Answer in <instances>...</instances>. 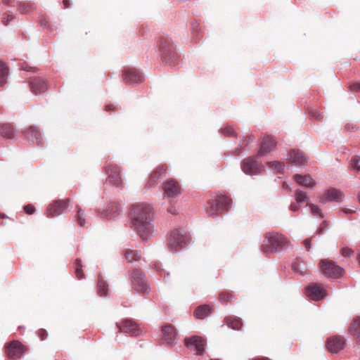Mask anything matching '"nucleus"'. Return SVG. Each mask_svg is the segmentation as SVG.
Masks as SVG:
<instances>
[{
    "label": "nucleus",
    "instance_id": "f257e3e1",
    "mask_svg": "<svg viewBox=\"0 0 360 360\" xmlns=\"http://www.w3.org/2000/svg\"><path fill=\"white\" fill-rule=\"evenodd\" d=\"M132 227L143 241L148 240L154 233L153 210L150 205L139 202L132 205L130 212Z\"/></svg>",
    "mask_w": 360,
    "mask_h": 360
},
{
    "label": "nucleus",
    "instance_id": "f03ea898",
    "mask_svg": "<svg viewBox=\"0 0 360 360\" xmlns=\"http://www.w3.org/2000/svg\"><path fill=\"white\" fill-rule=\"evenodd\" d=\"M288 240L278 232L266 233L261 245V250L268 255L281 252L287 249Z\"/></svg>",
    "mask_w": 360,
    "mask_h": 360
},
{
    "label": "nucleus",
    "instance_id": "7ed1b4c3",
    "mask_svg": "<svg viewBox=\"0 0 360 360\" xmlns=\"http://www.w3.org/2000/svg\"><path fill=\"white\" fill-rule=\"evenodd\" d=\"M192 243L191 234L186 231L176 229L173 230L167 238V245L171 250L180 251L189 246Z\"/></svg>",
    "mask_w": 360,
    "mask_h": 360
},
{
    "label": "nucleus",
    "instance_id": "20e7f679",
    "mask_svg": "<svg viewBox=\"0 0 360 360\" xmlns=\"http://www.w3.org/2000/svg\"><path fill=\"white\" fill-rule=\"evenodd\" d=\"M231 199L226 195H219L217 198L207 202L205 205L207 214L210 217H217L224 211H227L231 206Z\"/></svg>",
    "mask_w": 360,
    "mask_h": 360
},
{
    "label": "nucleus",
    "instance_id": "39448f33",
    "mask_svg": "<svg viewBox=\"0 0 360 360\" xmlns=\"http://www.w3.org/2000/svg\"><path fill=\"white\" fill-rule=\"evenodd\" d=\"M131 284L134 288L139 293L148 294L149 285L144 273L138 269L133 270L130 276Z\"/></svg>",
    "mask_w": 360,
    "mask_h": 360
},
{
    "label": "nucleus",
    "instance_id": "423d86ee",
    "mask_svg": "<svg viewBox=\"0 0 360 360\" xmlns=\"http://www.w3.org/2000/svg\"><path fill=\"white\" fill-rule=\"evenodd\" d=\"M242 171L248 175H257L264 170V167L258 160L257 156L248 157L241 162Z\"/></svg>",
    "mask_w": 360,
    "mask_h": 360
},
{
    "label": "nucleus",
    "instance_id": "0eeeda50",
    "mask_svg": "<svg viewBox=\"0 0 360 360\" xmlns=\"http://www.w3.org/2000/svg\"><path fill=\"white\" fill-rule=\"evenodd\" d=\"M70 200H57L53 201L47 207L46 212L48 217H56L67 212L70 205Z\"/></svg>",
    "mask_w": 360,
    "mask_h": 360
},
{
    "label": "nucleus",
    "instance_id": "6e6552de",
    "mask_svg": "<svg viewBox=\"0 0 360 360\" xmlns=\"http://www.w3.org/2000/svg\"><path fill=\"white\" fill-rule=\"evenodd\" d=\"M185 345L191 351L195 352L197 355H202L205 350L206 341L204 338L193 335L186 338L184 340Z\"/></svg>",
    "mask_w": 360,
    "mask_h": 360
},
{
    "label": "nucleus",
    "instance_id": "1a4fd4ad",
    "mask_svg": "<svg viewBox=\"0 0 360 360\" xmlns=\"http://www.w3.org/2000/svg\"><path fill=\"white\" fill-rule=\"evenodd\" d=\"M323 273L328 277L340 276L343 274L344 269L336 265L334 262L322 259L319 263Z\"/></svg>",
    "mask_w": 360,
    "mask_h": 360
},
{
    "label": "nucleus",
    "instance_id": "9d476101",
    "mask_svg": "<svg viewBox=\"0 0 360 360\" xmlns=\"http://www.w3.org/2000/svg\"><path fill=\"white\" fill-rule=\"evenodd\" d=\"M286 159L292 166L302 167L308 161L309 158L298 149H291L287 153Z\"/></svg>",
    "mask_w": 360,
    "mask_h": 360
},
{
    "label": "nucleus",
    "instance_id": "9b49d317",
    "mask_svg": "<svg viewBox=\"0 0 360 360\" xmlns=\"http://www.w3.org/2000/svg\"><path fill=\"white\" fill-rule=\"evenodd\" d=\"M160 49L162 52V58L165 60H174L176 57L175 49L168 38H162L160 40Z\"/></svg>",
    "mask_w": 360,
    "mask_h": 360
},
{
    "label": "nucleus",
    "instance_id": "f8f14e48",
    "mask_svg": "<svg viewBox=\"0 0 360 360\" xmlns=\"http://www.w3.org/2000/svg\"><path fill=\"white\" fill-rule=\"evenodd\" d=\"M122 80L126 84H138L143 81L141 73L134 68H127L122 71Z\"/></svg>",
    "mask_w": 360,
    "mask_h": 360
},
{
    "label": "nucleus",
    "instance_id": "ddd939ff",
    "mask_svg": "<svg viewBox=\"0 0 360 360\" xmlns=\"http://www.w3.org/2000/svg\"><path fill=\"white\" fill-rule=\"evenodd\" d=\"M164 198H175L180 195L181 189L179 184L174 179H168L162 184Z\"/></svg>",
    "mask_w": 360,
    "mask_h": 360
},
{
    "label": "nucleus",
    "instance_id": "4468645a",
    "mask_svg": "<svg viewBox=\"0 0 360 360\" xmlns=\"http://www.w3.org/2000/svg\"><path fill=\"white\" fill-rule=\"evenodd\" d=\"M7 356L13 360L20 359L24 352L23 345L18 340H13L5 345Z\"/></svg>",
    "mask_w": 360,
    "mask_h": 360
},
{
    "label": "nucleus",
    "instance_id": "2eb2a0df",
    "mask_svg": "<svg viewBox=\"0 0 360 360\" xmlns=\"http://www.w3.org/2000/svg\"><path fill=\"white\" fill-rule=\"evenodd\" d=\"M307 295L314 301L323 300L327 295L321 284L312 283L306 288Z\"/></svg>",
    "mask_w": 360,
    "mask_h": 360
},
{
    "label": "nucleus",
    "instance_id": "dca6fc26",
    "mask_svg": "<svg viewBox=\"0 0 360 360\" xmlns=\"http://www.w3.org/2000/svg\"><path fill=\"white\" fill-rule=\"evenodd\" d=\"M162 341L164 344L174 345L177 342V333L171 324H166L162 327Z\"/></svg>",
    "mask_w": 360,
    "mask_h": 360
},
{
    "label": "nucleus",
    "instance_id": "f3484780",
    "mask_svg": "<svg viewBox=\"0 0 360 360\" xmlns=\"http://www.w3.org/2000/svg\"><path fill=\"white\" fill-rule=\"evenodd\" d=\"M120 210V206L117 202L110 201L105 209L99 211V215L103 219H115L118 217Z\"/></svg>",
    "mask_w": 360,
    "mask_h": 360
},
{
    "label": "nucleus",
    "instance_id": "a211bd4d",
    "mask_svg": "<svg viewBox=\"0 0 360 360\" xmlns=\"http://www.w3.org/2000/svg\"><path fill=\"white\" fill-rule=\"evenodd\" d=\"M106 174H108L109 181L118 187L123 183L120 168L117 165H108L106 167Z\"/></svg>",
    "mask_w": 360,
    "mask_h": 360
},
{
    "label": "nucleus",
    "instance_id": "6ab92c4d",
    "mask_svg": "<svg viewBox=\"0 0 360 360\" xmlns=\"http://www.w3.org/2000/svg\"><path fill=\"white\" fill-rule=\"evenodd\" d=\"M23 134L25 136H31L32 141L36 143L39 146H44L45 141L41 129L37 126H31L27 131H24Z\"/></svg>",
    "mask_w": 360,
    "mask_h": 360
},
{
    "label": "nucleus",
    "instance_id": "aec40b11",
    "mask_svg": "<svg viewBox=\"0 0 360 360\" xmlns=\"http://www.w3.org/2000/svg\"><path fill=\"white\" fill-rule=\"evenodd\" d=\"M120 332L130 333L131 335L137 336L140 333V330L136 323L131 319H125L121 324H117Z\"/></svg>",
    "mask_w": 360,
    "mask_h": 360
},
{
    "label": "nucleus",
    "instance_id": "412c9836",
    "mask_svg": "<svg viewBox=\"0 0 360 360\" xmlns=\"http://www.w3.org/2000/svg\"><path fill=\"white\" fill-rule=\"evenodd\" d=\"M345 344L343 338L333 337L328 339L326 346L330 353L336 354L343 349Z\"/></svg>",
    "mask_w": 360,
    "mask_h": 360
},
{
    "label": "nucleus",
    "instance_id": "4be33fe9",
    "mask_svg": "<svg viewBox=\"0 0 360 360\" xmlns=\"http://www.w3.org/2000/svg\"><path fill=\"white\" fill-rule=\"evenodd\" d=\"M342 193L340 190L334 188L328 189L321 196L320 201L326 203L330 201L338 202L341 200Z\"/></svg>",
    "mask_w": 360,
    "mask_h": 360
},
{
    "label": "nucleus",
    "instance_id": "5701e85b",
    "mask_svg": "<svg viewBox=\"0 0 360 360\" xmlns=\"http://www.w3.org/2000/svg\"><path fill=\"white\" fill-rule=\"evenodd\" d=\"M97 292L101 297H107L110 295L108 284L101 274H98V277Z\"/></svg>",
    "mask_w": 360,
    "mask_h": 360
},
{
    "label": "nucleus",
    "instance_id": "b1692460",
    "mask_svg": "<svg viewBox=\"0 0 360 360\" xmlns=\"http://www.w3.org/2000/svg\"><path fill=\"white\" fill-rule=\"evenodd\" d=\"M15 131L12 124L8 123L0 124V135L8 139H13Z\"/></svg>",
    "mask_w": 360,
    "mask_h": 360
},
{
    "label": "nucleus",
    "instance_id": "393cba45",
    "mask_svg": "<svg viewBox=\"0 0 360 360\" xmlns=\"http://www.w3.org/2000/svg\"><path fill=\"white\" fill-rule=\"evenodd\" d=\"M294 179L297 184L302 186L311 188L315 185V182L309 175L295 174Z\"/></svg>",
    "mask_w": 360,
    "mask_h": 360
},
{
    "label": "nucleus",
    "instance_id": "a878e982",
    "mask_svg": "<svg viewBox=\"0 0 360 360\" xmlns=\"http://www.w3.org/2000/svg\"><path fill=\"white\" fill-rule=\"evenodd\" d=\"M29 83L30 88L33 90L47 89L49 87L46 80L42 77H32L30 79Z\"/></svg>",
    "mask_w": 360,
    "mask_h": 360
},
{
    "label": "nucleus",
    "instance_id": "bb28decb",
    "mask_svg": "<svg viewBox=\"0 0 360 360\" xmlns=\"http://www.w3.org/2000/svg\"><path fill=\"white\" fill-rule=\"evenodd\" d=\"M275 146L276 143L273 139H264L259 151V155H265L269 153L275 147Z\"/></svg>",
    "mask_w": 360,
    "mask_h": 360
},
{
    "label": "nucleus",
    "instance_id": "cd10ccee",
    "mask_svg": "<svg viewBox=\"0 0 360 360\" xmlns=\"http://www.w3.org/2000/svg\"><path fill=\"white\" fill-rule=\"evenodd\" d=\"M123 255L129 262H138L141 259V253L134 249L126 248L123 250Z\"/></svg>",
    "mask_w": 360,
    "mask_h": 360
},
{
    "label": "nucleus",
    "instance_id": "c85d7f7f",
    "mask_svg": "<svg viewBox=\"0 0 360 360\" xmlns=\"http://www.w3.org/2000/svg\"><path fill=\"white\" fill-rule=\"evenodd\" d=\"M349 330L352 335L356 337L358 342L360 343V316H356L353 319Z\"/></svg>",
    "mask_w": 360,
    "mask_h": 360
},
{
    "label": "nucleus",
    "instance_id": "c756f323",
    "mask_svg": "<svg viewBox=\"0 0 360 360\" xmlns=\"http://www.w3.org/2000/svg\"><path fill=\"white\" fill-rule=\"evenodd\" d=\"M210 313L211 307L209 305H200L195 309L194 316L196 319H202L209 316Z\"/></svg>",
    "mask_w": 360,
    "mask_h": 360
},
{
    "label": "nucleus",
    "instance_id": "7c9ffc66",
    "mask_svg": "<svg viewBox=\"0 0 360 360\" xmlns=\"http://www.w3.org/2000/svg\"><path fill=\"white\" fill-rule=\"evenodd\" d=\"M225 322L229 328L233 330H240L243 326L240 319L233 316H229L225 319Z\"/></svg>",
    "mask_w": 360,
    "mask_h": 360
},
{
    "label": "nucleus",
    "instance_id": "2f4dec72",
    "mask_svg": "<svg viewBox=\"0 0 360 360\" xmlns=\"http://www.w3.org/2000/svg\"><path fill=\"white\" fill-rule=\"evenodd\" d=\"M8 68L6 63L0 60V86H3L7 81Z\"/></svg>",
    "mask_w": 360,
    "mask_h": 360
},
{
    "label": "nucleus",
    "instance_id": "473e14b6",
    "mask_svg": "<svg viewBox=\"0 0 360 360\" xmlns=\"http://www.w3.org/2000/svg\"><path fill=\"white\" fill-rule=\"evenodd\" d=\"M292 271L298 275L306 274L305 264L302 262L295 261L292 264Z\"/></svg>",
    "mask_w": 360,
    "mask_h": 360
},
{
    "label": "nucleus",
    "instance_id": "72a5a7b5",
    "mask_svg": "<svg viewBox=\"0 0 360 360\" xmlns=\"http://www.w3.org/2000/svg\"><path fill=\"white\" fill-rule=\"evenodd\" d=\"M18 10L21 13H28L35 8L34 4L30 2H20L18 4Z\"/></svg>",
    "mask_w": 360,
    "mask_h": 360
},
{
    "label": "nucleus",
    "instance_id": "f704fd0d",
    "mask_svg": "<svg viewBox=\"0 0 360 360\" xmlns=\"http://www.w3.org/2000/svg\"><path fill=\"white\" fill-rule=\"evenodd\" d=\"M269 167L274 169L277 173L282 174L284 172L285 164L279 161H272L268 162Z\"/></svg>",
    "mask_w": 360,
    "mask_h": 360
},
{
    "label": "nucleus",
    "instance_id": "c9c22d12",
    "mask_svg": "<svg viewBox=\"0 0 360 360\" xmlns=\"http://www.w3.org/2000/svg\"><path fill=\"white\" fill-rule=\"evenodd\" d=\"M77 214L76 221L79 226H84L86 224V219L84 217V212L79 206H76Z\"/></svg>",
    "mask_w": 360,
    "mask_h": 360
},
{
    "label": "nucleus",
    "instance_id": "e433bc0d",
    "mask_svg": "<svg viewBox=\"0 0 360 360\" xmlns=\"http://www.w3.org/2000/svg\"><path fill=\"white\" fill-rule=\"evenodd\" d=\"M307 206L310 208L311 212L314 217H319V218L323 217L322 211L318 205L313 204V203H308L307 205Z\"/></svg>",
    "mask_w": 360,
    "mask_h": 360
},
{
    "label": "nucleus",
    "instance_id": "4c0bfd02",
    "mask_svg": "<svg viewBox=\"0 0 360 360\" xmlns=\"http://www.w3.org/2000/svg\"><path fill=\"white\" fill-rule=\"evenodd\" d=\"M75 275L78 279H82L84 274L82 270V260L77 258L75 263Z\"/></svg>",
    "mask_w": 360,
    "mask_h": 360
},
{
    "label": "nucleus",
    "instance_id": "58836bf2",
    "mask_svg": "<svg viewBox=\"0 0 360 360\" xmlns=\"http://www.w3.org/2000/svg\"><path fill=\"white\" fill-rule=\"evenodd\" d=\"M349 165L354 171L360 172V156H354L350 160Z\"/></svg>",
    "mask_w": 360,
    "mask_h": 360
},
{
    "label": "nucleus",
    "instance_id": "ea45409f",
    "mask_svg": "<svg viewBox=\"0 0 360 360\" xmlns=\"http://www.w3.org/2000/svg\"><path fill=\"white\" fill-rule=\"evenodd\" d=\"M295 196L297 202H304L308 200L306 193L300 189H297L295 191Z\"/></svg>",
    "mask_w": 360,
    "mask_h": 360
},
{
    "label": "nucleus",
    "instance_id": "a19ab883",
    "mask_svg": "<svg viewBox=\"0 0 360 360\" xmlns=\"http://www.w3.org/2000/svg\"><path fill=\"white\" fill-rule=\"evenodd\" d=\"M219 300L223 304L229 302H231L233 300V295L229 292H221L219 294Z\"/></svg>",
    "mask_w": 360,
    "mask_h": 360
},
{
    "label": "nucleus",
    "instance_id": "79ce46f5",
    "mask_svg": "<svg viewBox=\"0 0 360 360\" xmlns=\"http://www.w3.org/2000/svg\"><path fill=\"white\" fill-rule=\"evenodd\" d=\"M221 132L226 136H234L236 135L233 128L230 125H227L226 127L221 129Z\"/></svg>",
    "mask_w": 360,
    "mask_h": 360
},
{
    "label": "nucleus",
    "instance_id": "37998d69",
    "mask_svg": "<svg viewBox=\"0 0 360 360\" xmlns=\"http://www.w3.org/2000/svg\"><path fill=\"white\" fill-rule=\"evenodd\" d=\"M166 170V168L164 165H162L159 167H158L156 169H155L153 173L150 174L151 176L154 177L157 180L159 179V177L161 176L163 172Z\"/></svg>",
    "mask_w": 360,
    "mask_h": 360
},
{
    "label": "nucleus",
    "instance_id": "c03bdc74",
    "mask_svg": "<svg viewBox=\"0 0 360 360\" xmlns=\"http://www.w3.org/2000/svg\"><path fill=\"white\" fill-rule=\"evenodd\" d=\"M14 19V15L11 13H5L4 14L1 18V22L4 25L6 26L8 25L10 21H12Z\"/></svg>",
    "mask_w": 360,
    "mask_h": 360
},
{
    "label": "nucleus",
    "instance_id": "a18cd8bd",
    "mask_svg": "<svg viewBox=\"0 0 360 360\" xmlns=\"http://www.w3.org/2000/svg\"><path fill=\"white\" fill-rule=\"evenodd\" d=\"M156 184H157V179H155L154 177L150 176V178H149L146 186V188H150L155 186Z\"/></svg>",
    "mask_w": 360,
    "mask_h": 360
},
{
    "label": "nucleus",
    "instance_id": "49530a36",
    "mask_svg": "<svg viewBox=\"0 0 360 360\" xmlns=\"http://www.w3.org/2000/svg\"><path fill=\"white\" fill-rule=\"evenodd\" d=\"M352 252V250L349 248H343L341 250L342 255L344 257H350Z\"/></svg>",
    "mask_w": 360,
    "mask_h": 360
},
{
    "label": "nucleus",
    "instance_id": "de8ad7c7",
    "mask_svg": "<svg viewBox=\"0 0 360 360\" xmlns=\"http://www.w3.org/2000/svg\"><path fill=\"white\" fill-rule=\"evenodd\" d=\"M23 208H24L25 212L28 214H33L35 210L34 207L31 204H28V205L24 206Z\"/></svg>",
    "mask_w": 360,
    "mask_h": 360
},
{
    "label": "nucleus",
    "instance_id": "09e8293b",
    "mask_svg": "<svg viewBox=\"0 0 360 360\" xmlns=\"http://www.w3.org/2000/svg\"><path fill=\"white\" fill-rule=\"evenodd\" d=\"M303 245L305 246L307 251H309L311 248V238H306L302 242Z\"/></svg>",
    "mask_w": 360,
    "mask_h": 360
},
{
    "label": "nucleus",
    "instance_id": "8fccbe9b",
    "mask_svg": "<svg viewBox=\"0 0 360 360\" xmlns=\"http://www.w3.org/2000/svg\"><path fill=\"white\" fill-rule=\"evenodd\" d=\"M38 335L41 340H45L48 336L47 331L44 329L39 330Z\"/></svg>",
    "mask_w": 360,
    "mask_h": 360
},
{
    "label": "nucleus",
    "instance_id": "3c124183",
    "mask_svg": "<svg viewBox=\"0 0 360 360\" xmlns=\"http://www.w3.org/2000/svg\"><path fill=\"white\" fill-rule=\"evenodd\" d=\"M311 115L312 117L316 118L317 120H322L323 118V115L316 111H311Z\"/></svg>",
    "mask_w": 360,
    "mask_h": 360
},
{
    "label": "nucleus",
    "instance_id": "603ef678",
    "mask_svg": "<svg viewBox=\"0 0 360 360\" xmlns=\"http://www.w3.org/2000/svg\"><path fill=\"white\" fill-rule=\"evenodd\" d=\"M350 90H360V82H354L349 86Z\"/></svg>",
    "mask_w": 360,
    "mask_h": 360
},
{
    "label": "nucleus",
    "instance_id": "864d4df0",
    "mask_svg": "<svg viewBox=\"0 0 360 360\" xmlns=\"http://www.w3.org/2000/svg\"><path fill=\"white\" fill-rule=\"evenodd\" d=\"M325 226H326V221H323L317 230V233H319V234L323 233Z\"/></svg>",
    "mask_w": 360,
    "mask_h": 360
},
{
    "label": "nucleus",
    "instance_id": "5fc2aeb1",
    "mask_svg": "<svg viewBox=\"0 0 360 360\" xmlns=\"http://www.w3.org/2000/svg\"><path fill=\"white\" fill-rule=\"evenodd\" d=\"M300 209V205L296 203H292L290 206V210L292 212H297Z\"/></svg>",
    "mask_w": 360,
    "mask_h": 360
},
{
    "label": "nucleus",
    "instance_id": "6e6d98bb",
    "mask_svg": "<svg viewBox=\"0 0 360 360\" xmlns=\"http://www.w3.org/2000/svg\"><path fill=\"white\" fill-rule=\"evenodd\" d=\"M167 212L172 214H176L177 213V211L174 206H170L167 209Z\"/></svg>",
    "mask_w": 360,
    "mask_h": 360
},
{
    "label": "nucleus",
    "instance_id": "4d7b16f0",
    "mask_svg": "<svg viewBox=\"0 0 360 360\" xmlns=\"http://www.w3.org/2000/svg\"><path fill=\"white\" fill-rule=\"evenodd\" d=\"M20 68L26 71H30L32 69V68L30 67L27 64L25 63L21 65Z\"/></svg>",
    "mask_w": 360,
    "mask_h": 360
},
{
    "label": "nucleus",
    "instance_id": "13d9d810",
    "mask_svg": "<svg viewBox=\"0 0 360 360\" xmlns=\"http://www.w3.org/2000/svg\"><path fill=\"white\" fill-rule=\"evenodd\" d=\"M63 4L64 6V8H68L70 7V0H63Z\"/></svg>",
    "mask_w": 360,
    "mask_h": 360
},
{
    "label": "nucleus",
    "instance_id": "bf43d9fd",
    "mask_svg": "<svg viewBox=\"0 0 360 360\" xmlns=\"http://www.w3.org/2000/svg\"><path fill=\"white\" fill-rule=\"evenodd\" d=\"M160 276H162V274H164V278H166V276H168L169 275V272H166L164 269H162L159 271Z\"/></svg>",
    "mask_w": 360,
    "mask_h": 360
},
{
    "label": "nucleus",
    "instance_id": "052dcab7",
    "mask_svg": "<svg viewBox=\"0 0 360 360\" xmlns=\"http://www.w3.org/2000/svg\"><path fill=\"white\" fill-rule=\"evenodd\" d=\"M254 137L252 136H248L246 138H245V141L249 142V141H252L253 140Z\"/></svg>",
    "mask_w": 360,
    "mask_h": 360
},
{
    "label": "nucleus",
    "instance_id": "680f3d73",
    "mask_svg": "<svg viewBox=\"0 0 360 360\" xmlns=\"http://www.w3.org/2000/svg\"><path fill=\"white\" fill-rule=\"evenodd\" d=\"M345 128H346L347 129H353V128H354V127H353V125H352V124H347L345 125Z\"/></svg>",
    "mask_w": 360,
    "mask_h": 360
},
{
    "label": "nucleus",
    "instance_id": "e2e57ef3",
    "mask_svg": "<svg viewBox=\"0 0 360 360\" xmlns=\"http://www.w3.org/2000/svg\"><path fill=\"white\" fill-rule=\"evenodd\" d=\"M252 360H269V359L266 357H260V358L254 359Z\"/></svg>",
    "mask_w": 360,
    "mask_h": 360
},
{
    "label": "nucleus",
    "instance_id": "0e129e2a",
    "mask_svg": "<svg viewBox=\"0 0 360 360\" xmlns=\"http://www.w3.org/2000/svg\"><path fill=\"white\" fill-rule=\"evenodd\" d=\"M113 108H114V106L112 105H107L106 110H110L112 109Z\"/></svg>",
    "mask_w": 360,
    "mask_h": 360
},
{
    "label": "nucleus",
    "instance_id": "69168bd1",
    "mask_svg": "<svg viewBox=\"0 0 360 360\" xmlns=\"http://www.w3.org/2000/svg\"><path fill=\"white\" fill-rule=\"evenodd\" d=\"M3 1L5 4L10 5V0H4Z\"/></svg>",
    "mask_w": 360,
    "mask_h": 360
},
{
    "label": "nucleus",
    "instance_id": "338daca9",
    "mask_svg": "<svg viewBox=\"0 0 360 360\" xmlns=\"http://www.w3.org/2000/svg\"><path fill=\"white\" fill-rule=\"evenodd\" d=\"M357 259L359 260V265H360V253L359 254Z\"/></svg>",
    "mask_w": 360,
    "mask_h": 360
},
{
    "label": "nucleus",
    "instance_id": "774afa93",
    "mask_svg": "<svg viewBox=\"0 0 360 360\" xmlns=\"http://www.w3.org/2000/svg\"><path fill=\"white\" fill-rule=\"evenodd\" d=\"M358 198H359V202H360V193L358 194Z\"/></svg>",
    "mask_w": 360,
    "mask_h": 360
}]
</instances>
